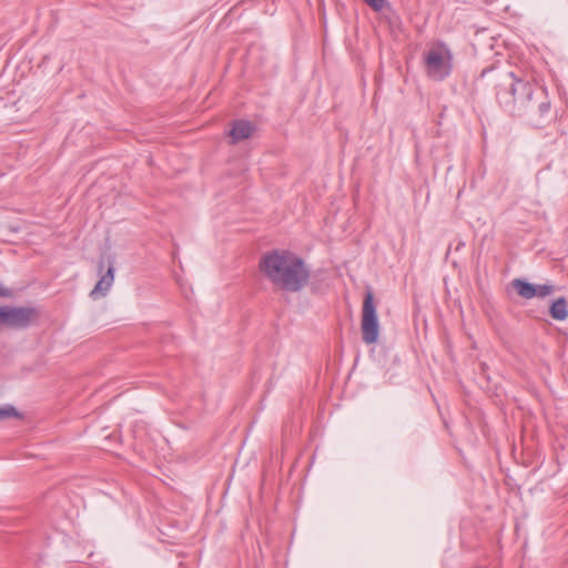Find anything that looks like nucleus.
<instances>
[{
	"mask_svg": "<svg viewBox=\"0 0 568 568\" xmlns=\"http://www.w3.org/2000/svg\"><path fill=\"white\" fill-rule=\"evenodd\" d=\"M260 272L276 290L297 293L310 281L311 271L304 260L287 250L264 253L258 263Z\"/></svg>",
	"mask_w": 568,
	"mask_h": 568,
	"instance_id": "1",
	"label": "nucleus"
},
{
	"mask_svg": "<svg viewBox=\"0 0 568 568\" xmlns=\"http://www.w3.org/2000/svg\"><path fill=\"white\" fill-rule=\"evenodd\" d=\"M426 74L435 80L443 81L453 70V53L444 42H435L424 53Z\"/></svg>",
	"mask_w": 568,
	"mask_h": 568,
	"instance_id": "2",
	"label": "nucleus"
},
{
	"mask_svg": "<svg viewBox=\"0 0 568 568\" xmlns=\"http://www.w3.org/2000/svg\"><path fill=\"white\" fill-rule=\"evenodd\" d=\"M40 311L36 307L0 306V324L23 329L36 323Z\"/></svg>",
	"mask_w": 568,
	"mask_h": 568,
	"instance_id": "3",
	"label": "nucleus"
},
{
	"mask_svg": "<svg viewBox=\"0 0 568 568\" xmlns=\"http://www.w3.org/2000/svg\"><path fill=\"white\" fill-rule=\"evenodd\" d=\"M379 334V325L374 303V296L367 291L363 301L362 308V337L364 343L373 344L377 341Z\"/></svg>",
	"mask_w": 568,
	"mask_h": 568,
	"instance_id": "4",
	"label": "nucleus"
},
{
	"mask_svg": "<svg viewBox=\"0 0 568 568\" xmlns=\"http://www.w3.org/2000/svg\"><path fill=\"white\" fill-rule=\"evenodd\" d=\"M507 75L511 79L510 93L513 95L514 102H519L520 104L530 102L535 93L536 87L528 81L515 78L514 73L511 72L508 73Z\"/></svg>",
	"mask_w": 568,
	"mask_h": 568,
	"instance_id": "5",
	"label": "nucleus"
},
{
	"mask_svg": "<svg viewBox=\"0 0 568 568\" xmlns=\"http://www.w3.org/2000/svg\"><path fill=\"white\" fill-rule=\"evenodd\" d=\"M114 282V266L110 262L109 267L104 274L101 275V278L95 284L94 288L91 291L90 296L93 300H97L101 296H105L109 290L111 288Z\"/></svg>",
	"mask_w": 568,
	"mask_h": 568,
	"instance_id": "6",
	"label": "nucleus"
},
{
	"mask_svg": "<svg viewBox=\"0 0 568 568\" xmlns=\"http://www.w3.org/2000/svg\"><path fill=\"white\" fill-rule=\"evenodd\" d=\"M254 131V126L251 122L245 120L234 121L232 129L230 131V138L232 143H237L242 140L248 139Z\"/></svg>",
	"mask_w": 568,
	"mask_h": 568,
	"instance_id": "7",
	"label": "nucleus"
},
{
	"mask_svg": "<svg viewBox=\"0 0 568 568\" xmlns=\"http://www.w3.org/2000/svg\"><path fill=\"white\" fill-rule=\"evenodd\" d=\"M550 316L556 321H564L568 317L567 301L565 297H559L552 302L549 307Z\"/></svg>",
	"mask_w": 568,
	"mask_h": 568,
	"instance_id": "8",
	"label": "nucleus"
},
{
	"mask_svg": "<svg viewBox=\"0 0 568 568\" xmlns=\"http://www.w3.org/2000/svg\"><path fill=\"white\" fill-rule=\"evenodd\" d=\"M511 285L516 290V292L519 296L527 298V300L536 297L535 285H532L524 280H520V278H515L511 282Z\"/></svg>",
	"mask_w": 568,
	"mask_h": 568,
	"instance_id": "9",
	"label": "nucleus"
},
{
	"mask_svg": "<svg viewBox=\"0 0 568 568\" xmlns=\"http://www.w3.org/2000/svg\"><path fill=\"white\" fill-rule=\"evenodd\" d=\"M536 297H546L555 292V286L551 284L535 285Z\"/></svg>",
	"mask_w": 568,
	"mask_h": 568,
	"instance_id": "10",
	"label": "nucleus"
},
{
	"mask_svg": "<svg viewBox=\"0 0 568 568\" xmlns=\"http://www.w3.org/2000/svg\"><path fill=\"white\" fill-rule=\"evenodd\" d=\"M9 417H21L20 413L13 406H7L0 408V420L9 418Z\"/></svg>",
	"mask_w": 568,
	"mask_h": 568,
	"instance_id": "11",
	"label": "nucleus"
},
{
	"mask_svg": "<svg viewBox=\"0 0 568 568\" xmlns=\"http://www.w3.org/2000/svg\"><path fill=\"white\" fill-rule=\"evenodd\" d=\"M364 2L371 9H373L374 11L378 12V11H381L384 8L386 0H364Z\"/></svg>",
	"mask_w": 568,
	"mask_h": 568,
	"instance_id": "12",
	"label": "nucleus"
},
{
	"mask_svg": "<svg viewBox=\"0 0 568 568\" xmlns=\"http://www.w3.org/2000/svg\"><path fill=\"white\" fill-rule=\"evenodd\" d=\"M550 104L548 102H541L539 104V111L541 114H545L549 111Z\"/></svg>",
	"mask_w": 568,
	"mask_h": 568,
	"instance_id": "13",
	"label": "nucleus"
},
{
	"mask_svg": "<svg viewBox=\"0 0 568 568\" xmlns=\"http://www.w3.org/2000/svg\"><path fill=\"white\" fill-rule=\"evenodd\" d=\"M10 295H11L10 290L0 285V296L8 297Z\"/></svg>",
	"mask_w": 568,
	"mask_h": 568,
	"instance_id": "14",
	"label": "nucleus"
},
{
	"mask_svg": "<svg viewBox=\"0 0 568 568\" xmlns=\"http://www.w3.org/2000/svg\"><path fill=\"white\" fill-rule=\"evenodd\" d=\"M491 71H494V68H493V67H491V68H486V69H484V70L481 71L480 77H481V78H484V77H486V74H488V73H489V72H491Z\"/></svg>",
	"mask_w": 568,
	"mask_h": 568,
	"instance_id": "15",
	"label": "nucleus"
},
{
	"mask_svg": "<svg viewBox=\"0 0 568 568\" xmlns=\"http://www.w3.org/2000/svg\"><path fill=\"white\" fill-rule=\"evenodd\" d=\"M102 270H103V261L101 260L99 262V272L102 273Z\"/></svg>",
	"mask_w": 568,
	"mask_h": 568,
	"instance_id": "16",
	"label": "nucleus"
}]
</instances>
